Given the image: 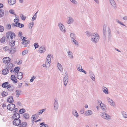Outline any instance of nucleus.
Returning <instances> with one entry per match:
<instances>
[{
    "label": "nucleus",
    "mask_w": 127,
    "mask_h": 127,
    "mask_svg": "<svg viewBox=\"0 0 127 127\" xmlns=\"http://www.w3.org/2000/svg\"><path fill=\"white\" fill-rule=\"evenodd\" d=\"M86 33L88 37H89L90 36H92L93 34H94L93 33H91L90 32L88 31L86 32Z\"/></svg>",
    "instance_id": "39"
},
{
    "label": "nucleus",
    "mask_w": 127,
    "mask_h": 127,
    "mask_svg": "<svg viewBox=\"0 0 127 127\" xmlns=\"http://www.w3.org/2000/svg\"><path fill=\"white\" fill-rule=\"evenodd\" d=\"M7 68H12L13 66V64L11 63H9L7 64Z\"/></svg>",
    "instance_id": "38"
},
{
    "label": "nucleus",
    "mask_w": 127,
    "mask_h": 127,
    "mask_svg": "<svg viewBox=\"0 0 127 127\" xmlns=\"http://www.w3.org/2000/svg\"><path fill=\"white\" fill-rule=\"evenodd\" d=\"M3 49L4 50L6 51H8L9 52V48L7 46H5L3 48Z\"/></svg>",
    "instance_id": "49"
},
{
    "label": "nucleus",
    "mask_w": 127,
    "mask_h": 127,
    "mask_svg": "<svg viewBox=\"0 0 127 127\" xmlns=\"http://www.w3.org/2000/svg\"><path fill=\"white\" fill-rule=\"evenodd\" d=\"M68 81V73L66 71L65 73V74L64 78V83L65 86H66L67 84Z\"/></svg>",
    "instance_id": "5"
},
{
    "label": "nucleus",
    "mask_w": 127,
    "mask_h": 127,
    "mask_svg": "<svg viewBox=\"0 0 127 127\" xmlns=\"http://www.w3.org/2000/svg\"><path fill=\"white\" fill-rule=\"evenodd\" d=\"M17 78L20 80H21L23 78L22 73L20 72H18L17 74Z\"/></svg>",
    "instance_id": "19"
},
{
    "label": "nucleus",
    "mask_w": 127,
    "mask_h": 127,
    "mask_svg": "<svg viewBox=\"0 0 127 127\" xmlns=\"http://www.w3.org/2000/svg\"><path fill=\"white\" fill-rule=\"evenodd\" d=\"M15 41L14 40H12L11 42L9 43V44L10 46L12 47L10 48L9 49V52L10 54L14 53H15L16 51V48L15 47H12L15 45Z\"/></svg>",
    "instance_id": "3"
},
{
    "label": "nucleus",
    "mask_w": 127,
    "mask_h": 127,
    "mask_svg": "<svg viewBox=\"0 0 127 127\" xmlns=\"http://www.w3.org/2000/svg\"><path fill=\"white\" fill-rule=\"evenodd\" d=\"M35 78H36V77L35 76H33L32 77H31V78L30 80V81L31 82H33V81L34 80Z\"/></svg>",
    "instance_id": "57"
},
{
    "label": "nucleus",
    "mask_w": 127,
    "mask_h": 127,
    "mask_svg": "<svg viewBox=\"0 0 127 127\" xmlns=\"http://www.w3.org/2000/svg\"><path fill=\"white\" fill-rule=\"evenodd\" d=\"M58 25L61 31L62 32L65 33L66 32V30L64 25L61 22L59 23Z\"/></svg>",
    "instance_id": "4"
},
{
    "label": "nucleus",
    "mask_w": 127,
    "mask_h": 127,
    "mask_svg": "<svg viewBox=\"0 0 127 127\" xmlns=\"http://www.w3.org/2000/svg\"><path fill=\"white\" fill-rule=\"evenodd\" d=\"M5 38L3 37L0 39V41L2 43H4L5 41Z\"/></svg>",
    "instance_id": "55"
},
{
    "label": "nucleus",
    "mask_w": 127,
    "mask_h": 127,
    "mask_svg": "<svg viewBox=\"0 0 127 127\" xmlns=\"http://www.w3.org/2000/svg\"><path fill=\"white\" fill-rule=\"evenodd\" d=\"M93 114V112L91 110H88L86 111L85 113V115L86 116H88L92 115Z\"/></svg>",
    "instance_id": "10"
},
{
    "label": "nucleus",
    "mask_w": 127,
    "mask_h": 127,
    "mask_svg": "<svg viewBox=\"0 0 127 127\" xmlns=\"http://www.w3.org/2000/svg\"><path fill=\"white\" fill-rule=\"evenodd\" d=\"M76 67L77 68V70L79 71L80 72L82 67L81 65H78Z\"/></svg>",
    "instance_id": "42"
},
{
    "label": "nucleus",
    "mask_w": 127,
    "mask_h": 127,
    "mask_svg": "<svg viewBox=\"0 0 127 127\" xmlns=\"http://www.w3.org/2000/svg\"><path fill=\"white\" fill-rule=\"evenodd\" d=\"M103 30L104 35V36L105 37H106V26L105 25H104V26Z\"/></svg>",
    "instance_id": "36"
},
{
    "label": "nucleus",
    "mask_w": 127,
    "mask_h": 127,
    "mask_svg": "<svg viewBox=\"0 0 127 127\" xmlns=\"http://www.w3.org/2000/svg\"><path fill=\"white\" fill-rule=\"evenodd\" d=\"M122 115L123 117L125 118H127V114L124 111H123L121 112Z\"/></svg>",
    "instance_id": "33"
},
{
    "label": "nucleus",
    "mask_w": 127,
    "mask_h": 127,
    "mask_svg": "<svg viewBox=\"0 0 127 127\" xmlns=\"http://www.w3.org/2000/svg\"><path fill=\"white\" fill-rule=\"evenodd\" d=\"M4 14V11L3 9L0 8V18L3 17Z\"/></svg>",
    "instance_id": "31"
},
{
    "label": "nucleus",
    "mask_w": 127,
    "mask_h": 127,
    "mask_svg": "<svg viewBox=\"0 0 127 127\" xmlns=\"http://www.w3.org/2000/svg\"><path fill=\"white\" fill-rule=\"evenodd\" d=\"M70 0L72 3L75 4H77V2L75 0Z\"/></svg>",
    "instance_id": "61"
},
{
    "label": "nucleus",
    "mask_w": 127,
    "mask_h": 127,
    "mask_svg": "<svg viewBox=\"0 0 127 127\" xmlns=\"http://www.w3.org/2000/svg\"><path fill=\"white\" fill-rule=\"evenodd\" d=\"M28 51L27 50H26L23 51L22 52V54L24 55L26 54L28 52Z\"/></svg>",
    "instance_id": "52"
},
{
    "label": "nucleus",
    "mask_w": 127,
    "mask_h": 127,
    "mask_svg": "<svg viewBox=\"0 0 127 127\" xmlns=\"http://www.w3.org/2000/svg\"><path fill=\"white\" fill-rule=\"evenodd\" d=\"M9 35H10V38L11 40H12L13 38H14L15 36V34L13 32H9Z\"/></svg>",
    "instance_id": "18"
},
{
    "label": "nucleus",
    "mask_w": 127,
    "mask_h": 127,
    "mask_svg": "<svg viewBox=\"0 0 127 127\" xmlns=\"http://www.w3.org/2000/svg\"><path fill=\"white\" fill-rule=\"evenodd\" d=\"M7 95H8L7 93L3 91V92L2 93V95L3 97H5V96H7Z\"/></svg>",
    "instance_id": "47"
},
{
    "label": "nucleus",
    "mask_w": 127,
    "mask_h": 127,
    "mask_svg": "<svg viewBox=\"0 0 127 127\" xmlns=\"http://www.w3.org/2000/svg\"><path fill=\"white\" fill-rule=\"evenodd\" d=\"M20 17L21 18V19L23 20H25L26 17L23 14H20Z\"/></svg>",
    "instance_id": "44"
},
{
    "label": "nucleus",
    "mask_w": 127,
    "mask_h": 127,
    "mask_svg": "<svg viewBox=\"0 0 127 127\" xmlns=\"http://www.w3.org/2000/svg\"><path fill=\"white\" fill-rule=\"evenodd\" d=\"M8 2L9 4L11 5L15 3L16 1V0H8Z\"/></svg>",
    "instance_id": "23"
},
{
    "label": "nucleus",
    "mask_w": 127,
    "mask_h": 127,
    "mask_svg": "<svg viewBox=\"0 0 127 127\" xmlns=\"http://www.w3.org/2000/svg\"><path fill=\"white\" fill-rule=\"evenodd\" d=\"M68 21L67 23L69 24H71L73 22L74 20L70 16L68 17Z\"/></svg>",
    "instance_id": "13"
},
{
    "label": "nucleus",
    "mask_w": 127,
    "mask_h": 127,
    "mask_svg": "<svg viewBox=\"0 0 127 127\" xmlns=\"http://www.w3.org/2000/svg\"><path fill=\"white\" fill-rule=\"evenodd\" d=\"M72 112V114L76 118H77L79 117L78 114L76 110H73Z\"/></svg>",
    "instance_id": "29"
},
{
    "label": "nucleus",
    "mask_w": 127,
    "mask_h": 127,
    "mask_svg": "<svg viewBox=\"0 0 127 127\" xmlns=\"http://www.w3.org/2000/svg\"><path fill=\"white\" fill-rule=\"evenodd\" d=\"M51 55H48L46 58L47 60L51 61Z\"/></svg>",
    "instance_id": "46"
},
{
    "label": "nucleus",
    "mask_w": 127,
    "mask_h": 127,
    "mask_svg": "<svg viewBox=\"0 0 127 127\" xmlns=\"http://www.w3.org/2000/svg\"><path fill=\"white\" fill-rule=\"evenodd\" d=\"M27 125V124L25 122H22V124L20 126H19L18 127H25Z\"/></svg>",
    "instance_id": "37"
},
{
    "label": "nucleus",
    "mask_w": 127,
    "mask_h": 127,
    "mask_svg": "<svg viewBox=\"0 0 127 127\" xmlns=\"http://www.w3.org/2000/svg\"><path fill=\"white\" fill-rule=\"evenodd\" d=\"M9 12L11 14H13L14 15H15V13L14 10L12 9L10 10L9 11Z\"/></svg>",
    "instance_id": "53"
},
{
    "label": "nucleus",
    "mask_w": 127,
    "mask_h": 127,
    "mask_svg": "<svg viewBox=\"0 0 127 127\" xmlns=\"http://www.w3.org/2000/svg\"><path fill=\"white\" fill-rule=\"evenodd\" d=\"M57 67L58 69L61 72H62L63 71V69L62 67V66L61 64L59 63V62L57 63Z\"/></svg>",
    "instance_id": "22"
},
{
    "label": "nucleus",
    "mask_w": 127,
    "mask_h": 127,
    "mask_svg": "<svg viewBox=\"0 0 127 127\" xmlns=\"http://www.w3.org/2000/svg\"><path fill=\"white\" fill-rule=\"evenodd\" d=\"M9 32L8 33H7L6 34V36L8 39H9V36L10 35H9Z\"/></svg>",
    "instance_id": "64"
},
{
    "label": "nucleus",
    "mask_w": 127,
    "mask_h": 127,
    "mask_svg": "<svg viewBox=\"0 0 127 127\" xmlns=\"http://www.w3.org/2000/svg\"><path fill=\"white\" fill-rule=\"evenodd\" d=\"M7 101L9 103H12L13 102L14 100L13 99V97L12 96H9V98L7 99Z\"/></svg>",
    "instance_id": "27"
},
{
    "label": "nucleus",
    "mask_w": 127,
    "mask_h": 127,
    "mask_svg": "<svg viewBox=\"0 0 127 127\" xmlns=\"http://www.w3.org/2000/svg\"><path fill=\"white\" fill-rule=\"evenodd\" d=\"M112 6L114 8H116V3L114 0H109Z\"/></svg>",
    "instance_id": "16"
},
{
    "label": "nucleus",
    "mask_w": 127,
    "mask_h": 127,
    "mask_svg": "<svg viewBox=\"0 0 127 127\" xmlns=\"http://www.w3.org/2000/svg\"><path fill=\"white\" fill-rule=\"evenodd\" d=\"M34 45L35 47V49H36L38 47L39 45L37 43H35L34 44Z\"/></svg>",
    "instance_id": "56"
},
{
    "label": "nucleus",
    "mask_w": 127,
    "mask_h": 127,
    "mask_svg": "<svg viewBox=\"0 0 127 127\" xmlns=\"http://www.w3.org/2000/svg\"><path fill=\"white\" fill-rule=\"evenodd\" d=\"M10 60L11 59L8 57H4L3 59V62L5 63H9L10 61Z\"/></svg>",
    "instance_id": "11"
},
{
    "label": "nucleus",
    "mask_w": 127,
    "mask_h": 127,
    "mask_svg": "<svg viewBox=\"0 0 127 127\" xmlns=\"http://www.w3.org/2000/svg\"><path fill=\"white\" fill-rule=\"evenodd\" d=\"M19 21V20L18 19L15 18L14 19V21L15 23H19L18 22Z\"/></svg>",
    "instance_id": "63"
},
{
    "label": "nucleus",
    "mask_w": 127,
    "mask_h": 127,
    "mask_svg": "<svg viewBox=\"0 0 127 127\" xmlns=\"http://www.w3.org/2000/svg\"><path fill=\"white\" fill-rule=\"evenodd\" d=\"M26 111L25 110L24 108L21 109L19 110V112L20 114H22L24 113Z\"/></svg>",
    "instance_id": "43"
},
{
    "label": "nucleus",
    "mask_w": 127,
    "mask_h": 127,
    "mask_svg": "<svg viewBox=\"0 0 127 127\" xmlns=\"http://www.w3.org/2000/svg\"><path fill=\"white\" fill-rule=\"evenodd\" d=\"M69 57L70 59H73L74 58L72 52L69 51H67Z\"/></svg>",
    "instance_id": "14"
},
{
    "label": "nucleus",
    "mask_w": 127,
    "mask_h": 127,
    "mask_svg": "<svg viewBox=\"0 0 127 127\" xmlns=\"http://www.w3.org/2000/svg\"><path fill=\"white\" fill-rule=\"evenodd\" d=\"M46 50V47L44 46H42L39 48V51L40 53H41L45 52Z\"/></svg>",
    "instance_id": "9"
},
{
    "label": "nucleus",
    "mask_w": 127,
    "mask_h": 127,
    "mask_svg": "<svg viewBox=\"0 0 127 127\" xmlns=\"http://www.w3.org/2000/svg\"><path fill=\"white\" fill-rule=\"evenodd\" d=\"M34 24V23L33 22H31L29 24V28L31 29L32 28V27L33 26Z\"/></svg>",
    "instance_id": "50"
},
{
    "label": "nucleus",
    "mask_w": 127,
    "mask_h": 127,
    "mask_svg": "<svg viewBox=\"0 0 127 127\" xmlns=\"http://www.w3.org/2000/svg\"><path fill=\"white\" fill-rule=\"evenodd\" d=\"M51 61L46 60L45 62V64L48 66L49 67L50 65Z\"/></svg>",
    "instance_id": "48"
},
{
    "label": "nucleus",
    "mask_w": 127,
    "mask_h": 127,
    "mask_svg": "<svg viewBox=\"0 0 127 127\" xmlns=\"http://www.w3.org/2000/svg\"><path fill=\"white\" fill-rule=\"evenodd\" d=\"M19 69L20 68L19 67H15L14 69V72L16 73H18L19 72Z\"/></svg>",
    "instance_id": "35"
},
{
    "label": "nucleus",
    "mask_w": 127,
    "mask_h": 127,
    "mask_svg": "<svg viewBox=\"0 0 127 127\" xmlns=\"http://www.w3.org/2000/svg\"><path fill=\"white\" fill-rule=\"evenodd\" d=\"M110 28L109 27H108L107 28V32L109 34V37L111 36V35H110Z\"/></svg>",
    "instance_id": "60"
},
{
    "label": "nucleus",
    "mask_w": 127,
    "mask_h": 127,
    "mask_svg": "<svg viewBox=\"0 0 127 127\" xmlns=\"http://www.w3.org/2000/svg\"><path fill=\"white\" fill-rule=\"evenodd\" d=\"M18 24V25L19 26L18 27L19 28H22L24 26V24H21L19 23Z\"/></svg>",
    "instance_id": "58"
},
{
    "label": "nucleus",
    "mask_w": 127,
    "mask_h": 127,
    "mask_svg": "<svg viewBox=\"0 0 127 127\" xmlns=\"http://www.w3.org/2000/svg\"><path fill=\"white\" fill-rule=\"evenodd\" d=\"M7 89L10 91H13L14 89V87L13 86H11L10 84H7L6 87Z\"/></svg>",
    "instance_id": "21"
},
{
    "label": "nucleus",
    "mask_w": 127,
    "mask_h": 127,
    "mask_svg": "<svg viewBox=\"0 0 127 127\" xmlns=\"http://www.w3.org/2000/svg\"><path fill=\"white\" fill-rule=\"evenodd\" d=\"M89 72L90 78L93 81H94L95 80V79L94 75L93 72L90 71H89Z\"/></svg>",
    "instance_id": "15"
},
{
    "label": "nucleus",
    "mask_w": 127,
    "mask_h": 127,
    "mask_svg": "<svg viewBox=\"0 0 127 127\" xmlns=\"http://www.w3.org/2000/svg\"><path fill=\"white\" fill-rule=\"evenodd\" d=\"M8 84L9 83L8 82H6L4 83H3L2 84V87L4 88H6L7 86V84Z\"/></svg>",
    "instance_id": "41"
},
{
    "label": "nucleus",
    "mask_w": 127,
    "mask_h": 127,
    "mask_svg": "<svg viewBox=\"0 0 127 127\" xmlns=\"http://www.w3.org/2000/svg\"><path fill=\"white\" fill-rule=\"evenodd\" d=\"M54 109L56 111L58 110L59 107L58 100L57 98H55L54 99Z\"/></svg>",
    "instance_id": "6"
},
{
    "label": "nucleus",
    "mask_w": 127,
    "mask_h": 127,
    "mask_svg": "<svg viewBox=\"0 0 127 127\" xmlns=\"http://www.w3.org/2000/svg\"><path fill=\"white\" fill-rule=\"evenodd\" d=\"M15 92H16V96L17 98L19 96L20 94H21V91L20 90H16Z\"/></svg>",
    "instance_id": "26"
},
{
    "label": "nucleus",
    "mask_w": 127,
    "mask_h": 127,
    "mask_svg": "<svg viewBox=\"0 0 127 127\" xmlns=\"http://www.w3.org/2000/svg\"><path fill=\"white\" fill-rule=\"evenodd\" d=\"M70 36L71 40L77 39V37L76 35L73 33H71L70 34Z\"/></svg>",
    "instance_id": "20"
},
{
    "label": "nucleus",
    "mask_w": 127,
    "mask_h": 127,
    "mask_svg": "<svg viewBox=\"0 0 127 127\" xmlns=\"http://www.w3.org/2000/svg\"><path fill=\"white\" fill-rule=\"evenodd\" d=\"M40 127H48V125L47 124H46L44 122L41 123H40Z\"/></svg>",
    "instance_id": "34"
},
{
    "label": "nucleus",
    "mask_w": 127,
    "mask_h": 127,
    "mask_svg": "<svg viewBox=\"0 0 127 127\" xmlns=\"http://www.w3.org/2000/svg\"><path fill=\"white\" fill-rule=\"evenodd\" d=\"M23 116L25 119H29V115L28 114L26 113L23 114Z\"/></svg>",
    "instance_id": "32"
},
{
    "label": "nucleus",
    "mask_w": 127,
    "mask_h": 127,
    "mask_svg": "<svg viewBox=\"0 0 127 127\" xmlns=\"http://www.w3.org/2000/svg\"><path fill=\"white\" fill-rule=\"evenodd\" d=\"M11 79L15 83H16L17 82V80L14 75H13L11 76Z\"/></svg>",
    "instance_id": "17"
},
{
    "label": "nucleus",
    "mask_w": 127,
    "mask_h": 127,
    "mask_svg": "<svg viewBox=\"0 0 127 127\" xmlns=\"http://www.w3.org/2000/svg\"><path fill=\"white\" fill-rule=\"evenodd\" d=\"M103 91L105 94H108V89L106 87H104L102 88Z\"/></svg>",
    "instance_id": "30"
},
{
    "label": "nucleus",
    "mask_w": 127,
    "mask_h": 127,
    "mask_svg": "<svg viewBox=\"0 0 127 127\" xmlns=\"http://www.w3.org/2000/svg\"><path fill=\"white\" fill-rule=\"evenodd\" d=\"M107 99L108 101L109 104L113 106H115L114 102L112 101L111 99L108 97L107 98Z\"/></svg>",
    "instance_id": "12"
},
{
    "label": "nucleus",
    "mask_w": 127,
    "mask_h": 127,
    "mask_svg": "<svg viewBox=\"0 0 127 127\" xmlns=\"http://www.w3.org/2000/svg\"><path fill=\"white\" fill-rule=\"evenodd\" d=\"M84 112V108L82 109L80 111V113L81 114H83Z\"/></svg>",
    "instance_id": "62"
},
{
    "label": "nucleus",
    "mask_w": 127,
    "mask_h": 127,
    "mask_svg": "<svg viewBox=\"0 0 127 127\" xmlns=\"http://www.w3.org/2000/svg\"><path fill=\"white\" fill-rule=\"evenodd\" d=\"M3 27L1 25H0V32H3Z\"/></svg>",
    "instance_id": "54"
},
{
    "label": "nucleus",
    "mask_w": 127,
    "mask_h": 127,
    "mask_svg": "<svg viewBox=\"0 0 127 127\" xmlns=\"http://www.w3.org/2000/svg\"><path fill=\"white\" fill-rule=\"evenodd\" d=\"M11 27V25L10 24H8L7 25L6 28L7 29H10Z\"/></svg>",
    "instance_id": "59"
},
{
    "label": "nucleus",
    "mask_w": 127,
    "mask_h": 127,
    "mask_svg": "<svg viewBox=\"0 0 127 127\" xmlns=\"http://www.w3.org/2000/svg\"><path fill=\"white\" fill-rule=\"evenodd\" d=\"M91 40L93 43H96L99 41V37L98 34L97 33H94L91 36Z\"/></svg>",
    "instance_id": "2"
},
{
    "label": "nucleus",
    "mask_w": 127,
    "mask_h": 127,
    "mask_svg": "<svg viewBox=\"0 0 127 127\" xmlns=\"http://www.w3.org/2000/svg\"><path fill=\"white\" fill-rule=\"evenodd\" d=\"M100 106L103 111H105L106 110V107L105 105L103 103L100 104Z\"/></svg>",
    "instance_id": "25"
},
{
    "label": "nucleus",
    "mask_w": 127,
    "mask_h": 127,
    "mask_svg": "<svg viewBox=\"0 0 127 127\" xmlns=\"http://www.w3.org/2000/svg\"><path fill=\"white\" fill-rule=\"evenodd\" d=\"M30 41L29 40H26L23 41L21 43L23 44L24 45V47H26L27 46V45L29 43Z\"/></svg>",
    "instance_id": "24"
},
{
    "label": "nucleus",
    "mask_w": 127,
    "mask_h": 127,
    "mask_svg": "<svg viewBox=\"0 0 127 127\" xmlns=\"http://www.w3.org/2000/svg\"><path fill=\"white\" fill-rule=\"evenodd\" d=\"M77 39H74L72 40H71L72 42L74 44L76 45H78V42L76 40Z\"/></svg>",
    "instance_id": "40"
},
{
    "label": "nucleus",
    "mask_w": 127,
    "mask_h": 127,
    "mask_svg": "<svg viewBox=\"0 0 127 127\" xmlns=\"http://www.w3.org/2000/svg\"><path fill=\"white\" fill-rule=\"evenodd\" d=\"M101 116L103 118L106 120H108L111 119V117L110 115L104 112L102 113Z\"/></svg>",
    "instance_id": "7"
},
{
    "label": "nucleus",
    "mask_w": 127,
    "mask_h": 127,
    "mask_svg": "<svg viewBox=\"0 0 127 127\" xmlns=\"http://www.w3.org/2000/svg\"><path fill=\"white\" fill-rule=\"evenodd\" d=\"M9 71V70L8 69H5L3 70L2 73L3 75H5L8 73Z\"/></svg>",
    "instance_id": "28"
},
{
    "label": "nucleus",
    "mask_w": 127,
    "mask_h": 127,
    "mask_svg": "<svg viewBox=\"0 0 127 127\" xmlns=\"http://www.w3.org/2000/svg\"><path fill=\"white\" fill-rule=\"evenodd\" d=\"M17 115H13L12 118L14 119L13 122V124L15 126H20L22 123H21V121L19 118L20 117V115L17 114Z\"/></svg>",
    "instance_id": "1"
},
{
    "label": "nucleus",
    "mask_w": 127,
    "mask_h": 127,
    "mask_svg": "<svg viewBox=\"0 0 127 127\" xmlns=\"http://www.w3.org/2000/svg\"><path fill=\"white\" fill-rule=\"evenodd\" d=\"M15 108V105L13 103H10L7 106V109L11 111L13 110Z\"/></svg>",
    "instance_id": "8"
},
{
    "label": "nucleus",
    "mask_w": 127,
    "mask_h": 127,
    "mask_svg": "<svg viewBox=\"0 0 127 127\" xmlns=\"http://www.w3.org/2000/svg\"><path fill=\"white\" fill-rule=\"evenodd\" d=\"M14 114L13 115H16L17 114H18L19 115H20L19 114L17 113L18 112V109L17 108H15L14 109Z\"/></svg>",
    "instance_id": "51"
},
{
    "label": "nucleus",
    "mask_w": 127,
    "mask_h": 127,
    "mask_svg": "<svg viewBox=\"0 0 127 127\" xmlns=\"http://www.w3.org/2000/svg\"><path fill=\"white\" fill-rule=\"evenodd\" d=\"M37 12H36L34 15L33 17L32 18V21H33L36 19V17H37V16L36 14H37Z\"/></svg>",
    "instance_id": "45"
}]
</instances>
